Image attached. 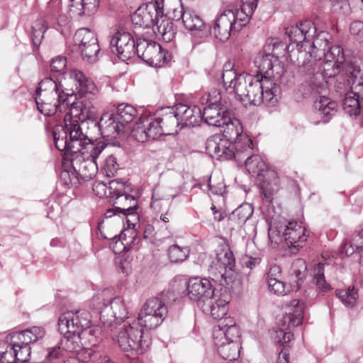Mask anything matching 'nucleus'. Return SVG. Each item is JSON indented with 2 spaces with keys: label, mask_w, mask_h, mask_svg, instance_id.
Here are the masks:
<instances>
[{
  "label": "nucleus",
  "mask_w": 363,
  "mask_h": 363,
  "mask_svg": "<svg viewBox=\"0 0 363 363\" xmlns=\"http://www.w3.org/2000/svg\"><path fill=\"white\" fill-rule=\"evenodd\" d=\"M224 126L225 127L223 133L220 135L236 145L238 150L244 149V151H247L252 149V141L246 135L242 134L243 129L240 120L230 116V121H227Z\"/></svg>",
  "instance_id": "aec40b11"
},
{
  "label": "nucleus",
  "mask_w": 363,
  "mask_h": 363,
  "mask_svg": "<svg viewBox=\"0 0 363 363\" xmlns=\"http://www.w3.org/2000/svg\"><path fill=\"white\" fill-rule=\"evenodd\" d=\"M94 125L98 126L101 136L107 142H111L113 139L117 138L125 132V127L118 119H116L113 113H104L99 121L95 123Z\"/></svg>",
  "instance_id": "412c9836"
},
{
  "label": "nucleus",
  "mask_w": 363,
  "mask_h": 363,
  "mask_svg": "<svg viewBox=\"0 0 363 363\" xmlns=\"http://www.w3.org/2000/svg\"><path fill=\"white\" fill-rule=\"evenodd\" d=\"M307 266L302 259H297L291 264L288 277L287 287L290 291H297L306 277Z\"/></svg>",
  "instance_id": "a878e982"
},
{
  "label": "nucleus",
  "mask_w": 363,
  "mask_h": 363,
  "mask_svg": "<svg viewBox=\"0 0 363 363\" xmlns=\"http://www.w3.org/2000/svg\"><path fill=\"white\" fill-rule=\"evenodd\" d=\"M83 60L88 62H94L98 59V54L100 51L99 45L97 43L89 44L85 47L79 48Z\"/></svg>",
  "instance_id": "5fc2aeb1"
},
{
  "label": "nucleus",
  "mask_w": 363,
  "mask_h": 363,
  "mask_svg": "<svg viewBox=\"0 0 363 363\" xmlns=\"http://www.w3.org/2000/svg\"><path fill=\"white\" fill-rule=\"evenodd\" d=\"M58 330L64 336L59 344L52 347L45 354L48 362L57 358L60 354V350L72 352L79 350L78 340L81 333L90 328V319H57Z\"/></svg>",
  "instance_id": "39448f33"
},
{
  "label": "nucleus",
  "mask_w": 363,
  "mask_h": 363,
  "mask_svg": "<svg viewBox=\"0 0 363 363\" xmlns=\"http://www.w3.org/2000/svg\"><path fill=\"white\" fill-rule=\"evenodd\" d=\"M350 33L357 37V40L363 43V22L361 21H354L351 23L350 26Z\"/></svg>",
  "instance_id": "0e129e2a"
},
{
  "label": "nucleus",
  "mask_w": 363,
  "mask_h": 363,
  "mask_svg": "<svg viewBox=\"0 0 363 363\" xmlns=\"http://www.w3.org/2000/svg\"><path fill=\"white\" fill-rule=\"evenodd\" d=\"M269 238L276 242L284 241L291 254H296L307 240L306 229L296 221L288 224L271 225L269 228Z\"/></svg>",
  "instance_id": "1a4fd4ad"
},
{
  "label": "nucleus",
  "mask_w": 363,
  "mask_h": 363,
  "mask_svg": "<svg viewBox=\"0 0 363 363\" xmlns=\"http://www.w3.org/2000/svg\"><path fill=\"white\" fill-rule=\"evenodd\" d=\"M285 313L289 318H304L305 311L303 303L294 299L285 306Z\"/></svg>",
  "instance_id": "603ef678"
},
{
  "label": "nucleus",
  "mask_w": 363,
  "mask_h": 363,
  "mask_svg": "<svg viewBox=\"0 0 363 363\" xmlns=\"http://www.w3.org/2000/svg\"><path fill=\"white\" fill-rule=\"evenodd\" d=\"M0 362L1 363H18L16 359H14L13 351L11 348L9 350L0 352Z\"/></svg>",
  "instance_id": "774afa93"
},
{
  "label": "nucleus",
  "mask_w": 363,
  "mask_h": 363,
  "mask_svg": "<svg viewBox=\"0 0 363 363\" xmlns=\"http://www.w3.org/2000/svg\"><path fill=\"white\" fill-rule=\"evenodd\" d=\"M207 153L212 157L220 161L235 160L242 162V150H238L236 145L223 138L220 134H215L209 137L206 143Z\"/></svg>",
  "instance_id": "9d476101"
},
{
  "label": "nucleus",
  "mask_w": 363,
  "mask_h": 363,
  "mask_svg": "<svg viewBox=\"0 0 363 363\" xmlns=\"http://www.w3.org/2000/svg\"><path fill=\"white\" fill-rule=\"evenodd\" d=\"M218 352L224 359L233 360L235 359L237 346L233 342L225 341L218 346Z\"/></svg>",
  "instance_id": "6e6d98bb"
},
{
  "label": "nucleus",
  "mask_w": 363,
  "mask_h": 363,
  "mask_svg": "<svg viewBox=\"0 0 363 363\" xmlns=\"http://www.w3.org/2000/svg\"><path fill=\"white\" fill-rule=\"evenodd\" d=\"M313 281L320 292L325 293L331 289L330 285L325 279L323 264L318 263L315 266Z\"/></svg>",
  "instance_id": "ea45409f"
},
{
  "label": "nucleus",
  "mask_w": 363,
  "mask_h": 363,
  "mask_svg": "<svg viewBox=\"0 0 363 363\" xmlns=\"http://www.w3.org/2000/svg\"><path fill=\"white\" fill-rule=\"evenodd\" d=\"M157 26V32L162 35V39L166 42H170L174 38L177 33V29L172 21L169 19H163L161 18V21L159 19V23L155 25Z\"/></svg>",
  "instance_id": "e433bc0d"
},
{
  "label": "nucleus",
  "mask_w": 363,
  "mask_h": 363,
  "mask_svg": "<svg viewBox=\"0 0 363 363\" xmlns=\"http://www.w3.org/2000/svg\"><path fill=\"white\" fill-rule=\"evenodd\" d=\"M215 339L223 335L225 341L234 342L240 336V330L234 319H218V323L213 328Z\"/></svg>",
  "instance_id": "cd10ccee"
},
{
  "label": "nucleus",
  "mask_w": 363,
  "mask_h": 363,
  "mask_svg": "<svg viewBox=\"0 0 363 363\" xmlns=\"http://www.w3.org/2000/svg\"><path fill=\"white\" fill-rule=\"evenodd\" d=\"M238 99L245 106H259L264 104L275 106L281 99V90L274 82L262 80V77L247 74L240 77L237 91Z\"/></svg>",
  "instance_id": "7ed1b4c3"
},
{
  "label": "nucleus",
  "mask_w": 363,
  "mask_h": 363,
  "mask_svg": "<svg viewBox=\"0 0 363 363\" xmlns=\"http://www.w3.org/2000/svg\"><path fill=\"white\" fill-rule=\"evenodd\" d=\"M61 90L64 89L60 82L57 83L51 77H45L39 82L35 91V95L40 96L42 91L44 92L43 94H49L52 91L61 92Z\"/></svg>",
  "instance_id": "58836bf2"
},
{
  "label": "nucleus",
  "mask_w": 363,
  "mask_h": 363,
  "mask_svg": "<svg viewBox=\"0 0 363 363\" xmlns=\"http://www.w3.org/2000/svg\"><path fill=\"white\" fill-rule=\"evenodd\" d=\"M268 289L271 293L277 296H284L289 293L287 284L279 279H271L267 282Z\"/></svg>",
  "instance_id": "13d9d810"
},
{
  "label": "nucleus",
  "mask_w": 363,
  "mask_h": 363,
  "mask_svg": "<svg viewBox=\"0 0 363 363\" xmlns=\"http://www.w3.org/2000/svg\"><path fill=\"white\" fill-rule=\"evenodd\" d=\"M164 319H133L131 323L123 319H117L116 332L118 346L124 352H132L136 354L145 352L151 345L149 330L160 325ZM116 320V319H114Z\"/></svg>",
  "instance_id": "f03ea898"
},
{
  "label": "nucleus",
  "mask_w": 363,
  "mask_h": 363,
  "mask_svg": "<svg viewBox=\"0 0 363 363\" xmlns=\"http://www.w3.org/2000/svg\"><path fill=\"white\" fill-rule=\"evenodd\" d=\"M314 114L320 117L319 121H314L315 125L319 123L325 124L330 121L333 116H334L337 111V104L336 101H333L331 99L320 96L313 104Z\"/></svg>",
  "instance_id": "393cba45"
},
{
  "label": "nucleus",
  "mask_w": 363,
  "mask_h": 363,
  "mask_svg": "<svg viewBox=\"0 0 363 363\" xmlns=\"http://www.w3.org/2000/svg\"><path fill=\"white\" fill-rule=\"evenodd\" d=\"M273 72V77L272 79L277 84V82H282V77L285 72V68L284 65L279 62V59H277V62H276L274 65V67L272 69Z\"/></svg>",
  "instance_id": "69168bd1"
},
{
  "label": "nucleus",
  "mask_w": 363,
  "mask_h": 363,
  "mask_svg": "<svg viewBox=\"0 0 363 363\" xmlns=\"http://www.w3.org/2000/svg\"><path fill=\"white\" fill-rule=\"evenodd\" d=\"M148 65L162 67L169 61V53L155 41L139 38L136 41V53Z\"/></svg>",
  "instance_id": "4468645a"
},
{
  "label": "nucleus",
  "mask_w": 363,
  "mask_h": 363,
  "mask_svg": "<svg viewBox=\"0 0 363 363\" xmlns=\"http://www.w3.org/2000/svg\"><path fill=\"white\" fill-rule=\"evenodd\" d=\"M67 58L65 56L59 55L52 59L50 64L52 72H61L66 67Z\"/></svg>",
  "instance_id": "e2e57ef3"
},
{
  "label": "nucleus",
  "mask_w": 363,
  "mask_h": 363,
  "mask_svg": "<svg viewBox=\"0 0 363 363\" xmlns=\"http://www.w3.org/2000/svg\"><path fill=\"white\" fill-rule=\"evenodd\" d=\"M11 346V350L13 351L14 359L16 362L25 363L28 361L31 353L30 346H23L16 344H9Z\"/></svg>",
  "instance_id": "4d7b16f0"
},
{
  "label": "nucleus",
  "mask_w": 363,
  "mask_h": 363,
  "mask_svg": "<svg viewBox=\"0 0 363 363\" xmlns=\"http://www.w3.org/2000/svg\"><path fill=\"white\" fill-rule=\"evenodd\" d=\"M132 136L139 143L150 140H156L162 135H170L166 133L160 123L158 117L141 116L131 129Z\"/></svg>",
  "instance_id": "ddd939ff"
},
{
  "label": "nucleus",
  "mask_w": 363,
  "mask_h": 363,
  "mask_svg": "<svg viewBox=\"0 0 363 363\" xmlns=\"http://www.w3.org/2000/svg\"><path fill=\"white\" fill-rule=\"evenodd\" d=\"M73 172L71 175L68 172L63 174L69 176L70 183L76 185L82 181L86 182L92 179L98 171L96 161L93 159L86 157L85 152L79 151L76 155H73L70 160Z\"/></svg>",
  "instance_id": "f8f14e48"
},
{
  "label": "nucleus",
  "mask_w": 363,
  "mask_h": 363,
  "mask_svg": "<svg viewBox=\"0 0 363 363\" xmlns=\"http://www.w3.org/2000/svg\"><path fill=\"white\" fill-rule=\"evenodd\" d=\"M120 169V165L116 161V158L111 155L108 156L103 166V171L108 177H113Z\"/></svg>",
  "instance_id": "bf43d9fd"
},
{
  "label": "nucleus",
  "mask_w": 363,
  "mask_h": 363,
  "mask_svg": "<svg viewBox=\"0 0 363 363\" xmlns=\"http://www.w3.org/2000/svg\"><path fill=\"white\" fill-rule=\"evenodd\" d=\"M247 73L238 74L233 69L231 63H226L223 66L222 79L223 86L226 91L235 93L240 77H245Z\"/></svg>",
  "instance_id": "2f4dec72"
},
{
  "label": "nucleus",
  "mask_w": 363,
  "mask_h": 363,
  "mask_svg": "<svg viewBox=\"0 0 363 363\" xmlns=\"http://www.w3.org/2000/svg\"><path fill=\"white\" fill-rule=\"evenodd\" d=\"M86 141L88 143H82V144H81L82 152H84L85 153H89V155L86 156V157H89V159H93L94 161H96L99 155L104 150L105 145L101 142L94 145L89 137L88 140Z\"/></svg>",
  "instance_id": "49530a36"
},
{
  "label": "nucleus",
  "mask_w": 363,
  "mask_h": 363,
  "mask_svg": "<svg viewBox=\"0 0 363 363\" xmlns=\"http://www.w3.org/2000/svg\"><path fill=\"white\" fill-rule=\"evenodd\" d=\"M121 308L124 311L123 306L116 301L112 289H105L92 298L89 313L91 318L98 315L99 318H129L123 313L118 315L115 310Z\"/></svg>",
  "instance_id": "9b49d317"
},
{
  "label": "nucleus",
  "mask_w": 363,
  "mask_h": 363,
  "mask_svg": "<svg viewBox=\"0 0 363 363\" xmlns=\"http://www.w3.org/2000/svg\"><path fill=\"white\" fill-rule=\"evenodd\" d=\"M116 117L125 128L136 116L137 109L130 104H121L116 108V113H113Z\"/></svg>",
  "instance_id": "f704fd0d"
},
{
  "label": "nucleus",
  "mask_w": 363,
  "mask_h": 363,
  "mask_svg": "<svg viewBox=\"0 0 363 363\" xmlns=\"http://www.w3.org/2000/svg\"><path fill=\"white\" fill-rule=\"evenodd\" d=\"M262 56L256 58L255 64L257 67L258 71L255 76H260L262 80H267L274 82L272 78L273 77V72L272 71L274 65L277 62V57L271 55L270 52H264Z\"/></svg>",
  "instance_id": "7c9ffc66"
},
{
  "label": "nucleus",
  "mask_w": 363,
  "mask_h": 363,
  "mask_svg": "<svg viewBox=\"0 0 363 363\" xmlns=\"http://www.w3.org/2000/svg\"><path fill=\"white\" fill-rule=\"evenodd\" d=\"M72 95L73 92L65 93L64 90H61V92L52 91L40 96L35 95V103L41 113L50 116L57 112L65 111L69 104V97Z\"/></svg>",
  "instance_id": "2eb2a0df"
},
{
  "label": "nucleus",
  "mask_w": 363,
  "mask_h": 363,
  "mask_svg": "<svg viewBox=\"0 0 363 363\" xmlns=\"http://www.w3.org/2000/svg\"><path fill=\"white\" fill-rule=\"evenodd\" d=\"M230 103L220 96L218 101L210 100L208 105L203 108L201 120L209 125L224 127L225 123L230 121Z\"/></svg>",
  "instance_id": "dca6fc26"
},
{
  "label": "nucleus",
  "mask_w": 363,
  "mask_h": 363,
  "mask_svg": "<svg viewBox=\"0 0 363 363\" xmlns=\"http://www.w3.org/2000/svg\"><path fill=\"white\" fill-rule=\"evenodd\" d=\"M186 296L194 302L205 303L216 296V287L206 278L195 277L186 283Z\"/></svg>",
  "instance_id": "a211bd4d"
},
{
  "label": "nucleus",
  "mask_w": 363,
  "mask_h": 363,
  "mask_svg": "<svg viewBox=\"0 0 363 363\" xmlns=\"http://www.w3.org/2000/svg\"><path fill=\"white\" fill-rule=\"evenodd\" d=\"M131 191V184L128 181L118 179L109 182V195L114 199V201L113 208L108 209L105 213L106 218L138 209L137 199L130 194Z\"/></svg>",
  "instance_id": "6e6552de"
},
{
  "label": "nucleus",
  "mask_w": 363,
  "mask_h": 363,
  "mask_svg": "<svg viewBox=\"0 0 363 363\" xmlns=\"http://www.w3.org/2000/svg\"><path fill=\"white\" fill-rule=\"evenodd\" d=\"M110 49L123 61L128 60L136 53V42L129 33L118 31L112 37Z\"/></svg>",
  "instance_id": "6ab92c4d"
},
{
  "label": "nucleus",
  "mask_w": 363,
  "mask_h": 363,
  "mask_svg": "<svg viewBox=\"0 0 363 363\" xmlns=\"http://www.w3.org/2000/svg\"><path fill=\"white\" fill-rule=\"evenodd\" d=\"M258 0H241L240 10L245 16L251 17L257 9Z\"/></svg>",
  "instance_id": "052dcab7"
},
{
  "label": "nucleus",
  "mask_w": 363,
  "mask_h": 363,
  "mask_svg": "<svg viewBox=\"0 0 363 363\" xmlns=\"http://www.w3.org/2000/svg\"><path fill=\"white\" fill-rule=\"evenodd\" d=\"M76 16H69L66 14L61 13L57 18V22L54 24V28L58 30L63 36L67 37L70 35L71 25L70 18Z\"/></svg>",
  "instance_id": "8fccbe9b"
},
{
  "label": "nucleus",
  "mask_w": 363,
  "mask_h": 363,
  "mask_svg": "<svg viewBox=\"0 0 363 363\" xmlns=\"http://www.w3.org/2000/svg\"><path fill=\"white\" fill-rule=\"evenodd\" d=\"M125 218L128 228L126 230H133L135 225L139 221V216L137 212V209H133V211H127L122 213Z\"/></svg>",
  "instance_id": "680f3d73"
},
{
  "label": "nucleus",
  "mask_w": 363,
  "mask_h": 363,
  "mask_svg": "<svg viewBox=\"0 0 363 363\" xmlns=\"http://www.w3.org/2000/svg\"><path fill=\"white\" fill-rule=\"evenodd\" d=\"M158 118L164 130V128H175V133H177L182 130L180 129V123H179V119L175 114L174 108L169 111V113L164 115L162 118L158 117Z\"/></svg>",
  "instance_id": "09e8293b"
},
{
  "label": "nucleus",
  "mask_w": 363,
  "mask_h": 363,
  "mask_svg": "<svg viewBox=\"0 0 363 363\" xmlns=\"http://www.w3.org/2000/svg\"><path fill=\"white\" fill-rule=\"evenodd\" d=\"M169 314L167 305L158 298H152L145 303L138 318L153 316L154 318H166Z\"/></svg>",
  "instance_id": "c85d7f7f"
},
{
  "label": "nucleus",
  "mask_w": 363,
  "mask_h": 363,
  "mask_svg": "<svg viewBox=\"0 0 363 363\" xmlns=\"http://www.w3.org/2000/svg\"><path fill=\"white\" fill-rule=\"evenodd\" d=\"M74 42L79 45V48H82L89 44L97 43L98 40L93 31L86 28H82L75 32Z\"/></svg>",
  "instance_id": "4c0bfd02"
},
{
  "label": "nucleus",
  "mask_w": 363,
  "mask_h": 363,
  "mask_svg": "<svg viewBox=\"0 0 363 363\" xmlns=\"http://www.w3.org/2000/svg\"><path fill=\"white\" fill-rule=\"evenodd\" d=\"M304 21H301L297 23L296 26H291V27H288L286 28V34L288 35L290 43L287 45L285 43L279 40L278 38H269L267 40V43L264 47V52H269L272 50L271 55H274V57L279 59L280 55H284L286 52H292L294 48H303L304 46H306V43H310L311 41H302L300 43V45H297L295 41L292 40V38H290L289 31L294 27H299V25L302 24Z\"/></svg>",
  "instance_id": "4be33fe9"
},
{
  "label": "nucleus",
  "mask_w": 363,
  "mask_h": 363,
  "mask_svg": "<svg viewBox=\"0 0 363 363\" xmlns=\"http://www.w3.org/2000/svg\"><path fill=\"white\" fill-rule=\"evenodd\" d=\"M289 33L290 38L297 45L302 41H311L308 51L311 57L319 60L324 57L322 68L306 83L307 90L303 92V95L307 97L312 93H321L328 84L327 79L335 77L340 73V66L345 62L343 49L339 45H331V34L324 30L318 31L311 21H304L299 27L293 28Z\"/></svg>",
  "instance_id": "f257e3e1"
},
{
  "label": "nucleus",
  "mask_w": 363,
  "mask_h": 363,
  "mask_svg": "<svg viewBox=\"0 0 363 363\" xmlns=\"http://www.w3.org/2000/svg\"><path fill=\"white\" fill-rule=\"evenodd\" d=\"M160 17H163V6L156 1L140 6L133 14L131 20L135 26L150 28L159 23Z\"/></svg>",
  "instance_id": "f3484780"
},
{
  "label": "nucleus",
  "mask_w": 363,
  "mask_h": 363,
  "mask_svg": "<svg viewBox=\"0 0 363 363\" xmlns=\"http://www.w3.org/2000/svg\"><path fill=\"white\" fill-rule=\"evenodd\" d=\"M355 69L350 71L346 81L344 80L343 85L347 83V85L350 86L351 91L354 96H359L361 99H363V78H358L354 74Z\"/></svg>",
  "instance_id": "79ce46f5"
},
{
  "label": "nucleus",
  "mask_w": 363,
  "mask_h": 363,
  "mask_svg": "<svg viewBox=\"0 0 363 363\" xmlns=\"http://www.w3.org/2000/svg\"><path fill=\"white\" fill-rule=\"evenodd\" d=\"M220 285L222 286L220 290H224L220 294L222 297H225V294H234L238 295L242 291V281L237 273L234 271L228 270L226 272H220Z\"/></svg>",
  "instance_id": "bb28decb"
},
{
  "label": "nucleus",
  "mask_w": 363,
  "mask_h": 363,
  "mask_svg": "<svg viewBox=\"0 0 363 363\" xmlns=\"http://www.w3.org/2000/svg\"><path fill=\"white\" fill-rule=\"evenodd\" d=\"M252 150L242 152V162L249 174L255 177L264 199L271 202L272 196L278 190L277 172L270 169L259 155H251Z\"/></svg>",
  "instance_id": "423d86ee"
},
{
  "label": "nucleus",
  "mask_w": 363,
  "mask_h": 363,
  "mask_svg": "<svg viewBox=\"0 0 363 363\" xmlns=\"http://www.w3.org/2000/svg\"><path fill=\"white\" fill-rule=\"evenodd\" d=\"M173 108L180 123V129L194 127L201 120V111L197 106L178 104Z\"/></svg>",
  "instance_id": "b1692460"
},
{
  "label": "nucleus",
  "mask_w": 363,
  "mask_h": 363,
  "mask_svg": "<svg viewBox=\"0 0 363 363\" xmlns=\"http://www.w3.org/2000/svg\"><path fill=\"white\" fill-rule=\"evenodd\" d=\"M189 249L187 247L172 245L168 249L169 259L174 263L184 262L189 257Z\"/></svg>",
  "instance_id": "a18cd8bd"
},
{
  "label": "nucleus",
  "mask_w": 363,
  "mask_h": 363,
  "mask_svg": "<svg viewBox=\"0 0 363 363\" xmlns=\"http://www.w3.org/2000/svg\"><path fill=\"white\" fill-rule=\"evenodd\" d=\"M47 29L48 26H45V22L42 20L36 21L32 26L30 39L35 48L40 46L41 40L43 38L44 33Z\"/></svg>",
  "instance_id": "de8ad7c7"
},
{
  "label": "nucleus",
  "mask_w": 363,
  "mask_h": 363,
  "mask_svg": "<svg viewBox=\"0 0 363 363\" xmlns=\"http://www.w3.org/2000/svg\"><path fill=\"white\" fill-rule=\"evenodd\" d=\"M360 99L359 96H354L352 92L345 94L342 106L344 111L350 116H357L360 113Z\"/></svg>",
  "instance_id": "c9c22d12"
},
{
  "label": "nucleus",
  "mask_w": 363,
  "mask_h": 363,
  "mask_svg": "<svg viewBox=\"0 0 363 363\" xmlns=\"http://www.w3.org/2000/svg\"><path fill=\"white\" fill-rule=\"evenodd\" d=\"M231 18H235V13L232 10H227L222 13L215 21L213 27L208 26L206 35L210 33L222 42L227 40L231 33Z\"/></svg>",
  "instance_id": "5701e85b"
},
{
  "label": "nucleus",
  "mask_w": 363,
  "mask_h": 363,
  "mask_svg": "<svg viewBox=\"0 0 363 363\" xmlns=\"http://www.w3.org/2000/svg\"><path fill=\"white\" fill-rule=\"evenodd\" d=\"M7 341L9 344H16L23 346H30V343L34 342L33 338L28 330L17 331L9 334L7 336Z\"/></svg>",
  "instance_id": "37998d69"
},
{
  "label": "nucleus",
  "mask_w": 363,
  "mask_h": 363,
  "mask_svg": "<svg viewBox=\"0 0 363 363\" xmlns=\"http://www.w3.org/2000/svg\"><path fill=\"white\" fill-rule=\"evenodd\" d=\"M336 296L348 308H352L358 298L357 290L354 287L337 290Z\"/></svg>",
  "instance_id": "a19ab883"
},
{
  "label": "nucleus",
  "mask_w": 363,
  "mask_h": 363,
  "mask_svg": "<svg viewBox=\"0 0 363 363\" xmlns=\"http://www.w3.org/2000/svg\"><path fill=\"white\" fill-rule=\"evenodd\" d=\"M254 208L252 204L244 203L234 210L228 217L232 225L238 227L244 225L252 216Z\"/></svg>",
  "instance_id": "473e14b6"
},
{
  "label": "nucleus",
  "mask_w": 363,
  "mask_h": 363,
  "mask_svg": "<svg viewBox=\"0 0 363 363\" xmlns=\"http://www.w3.org/2000/svg\"><path fill=\"white\" fill-rule=\"evenodd\" d=\"M99 5V0H70L69 12L71 16H91Z\"/></svg>",
  "instance_id": "c756f323"
},
{
  "label": "nucleus",
  "mask_w": 363,
  "mask_h": 363,
  "mask_svg": "<svg viewBox=\"0 0 363 363\" xmlns=\"http://www.w3.org/2000/svg\"><path fill=\"white\" fill-rule=\"evenodd\" d=\"M183 24L186 29L191 31H199L201 33V36L206 35L205 32L207 30L208 25L194 11L187 10Z\"/></svg>",
  "instance_id": "72a5a7b5"
},
{
  "label": "nucleus",
  "mask_w": 363,
  "mask_h": 363,
  "mask_svg": "<svg viewBox=\"0 0 363 363\" xmlns=\"http://www.w3.org/2000/svg\"><path fill=\"white\" fill-rule=\"evenodd\" d=\"M361 231L354 239V242L352 244L344 243L341 245V250L346 256H352L354 253L357 252L359 254L360 259H362V251L363 248V243L360 241Z\"/></svg>",
  "instance_id": "3c124183"
},
{
  "label": "nucleus",
  "mask_w": 363,
  "mask_h": 363,
  "mask_svg": "<svg viewBox=\"0 0 363 363\" xmlns=\"http://www.w3.org/2000/svg\"><path fill=\"white\" fill-rule=\"evenodd\" d=\"M217 264L220 267H223V272H226L228 270L234 271L235 262L233 252L230 250H228L223 253L218 254Z\"/></svg>",
  "instance_id": "864d4df0"
},
{
  "label": "nucleus",
  "mask_w": 363,
  "mask_h": 363,
  "mask_svg": "<svg viewBox=\"0 0 363 363\" xmlns=\"http://www.w3.org/2000/svg\"><path fill=\"white\" fill-rule=\"evenodd\" d=\"M52 136L56 148L64 151L67 158L71 160L73 155L82 151V143H88L87 132L82 131L77 123L57 125L52 130Z\"/></svg>",
  "instance_id": "0eeeda50"
},
{
  "label": "nucleus",
  "mask_w": 363,
  "mask_h": 363,
  "mask_svg": "<svg viewBox=\"0 0 363 363\" xmlns=\"http://www.w3.org/2000/svg\"><path fill=\"white\" fill-rule=\"evenodd\" d=\"M114 239L116 240V242L118 240H121L124 248H126L127 246L133 248L139 244L140 240L134 230H124L119 235H115Z\"/></svg>",
  "instance_id": "c03bdc74"
},
{
  "label": "nucleus",
  "mask_w": 363,
  "mask_h": 363,
  "mask_svg": "<svg viewBox=\"0 0 363 363\" xmlns=\"http://www.w3.org/2000/svg\"><path fill=\"white\" fill-rule=\"evenodd\" d=\"M71 77L75 82L76 98L79 102H72L69 104V110L64 117L65 125L77 123L80 125L82 131L88 124L87 118L94 113L93 101L96 99L97 89L94 82L87 78L82 72L74 70Z\"/></svg>",
  "instance_id": "20e7f679"
},
{
  "label": "nucleus",
  "mask_w": 363,
  "mask_h": 363,
  "mask_svg": "<svg viewBox=\"0 0 363 363\" xmlns=\"http://www.w3.org/2000/svg\"><path fill=\"white\" fill-rule=\"evenodd\" d=\"M92 189L95 194L100 198L110 196L109 186H107L106 184L104 182H95L93 184Z\"/></svg>",
  "instance_id": "338daca9"
}]
</instances>
